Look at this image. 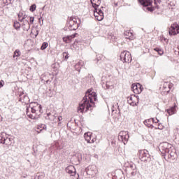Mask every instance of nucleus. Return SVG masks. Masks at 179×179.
I'll return each instance as SVG.
<instances>
[{
  "instance_id": "nucleus-12",
  "label": "nucleus",
  "mask_w": 179,
  "mask_h": 179,
  "mask_svg": "<svg viewBox=\"0 0 179 179\" xmlns=\"http://www.w3.org/2000/svg\"><path fill=\"white\" fill-rule=\"evenodd\" d=\"M94 16H95L99 22H101V20L104 19V13H103V10L101 8L96 9V10H94Z\"/></svg>"
},
{
  "instance_id": "nucleus-16",
  "label": "nucleus",
  "mask_w": 179,
  "mask_h": 179,
  "mask_svg": "<svg viewBox=\"0 0 179 179\" xmlns=\"http://www.w3.org/2000/svg\"><path fill=\"white\" fill-rule=\"evenodd\" d=\"M84 137H85V141L88 143H94V140L93 138L92 139V134L91 133L85 134Z\"/></svg>"
},
{
  "instance_id": "nucleus-52",
  "label": "nucleus",
  "mask_w": 179,
  "mask_h": 179,
  "mask_svg": "<svg viewBox=\"0 0 179 179\" xmlns=\"http://www.w3.org/2000/svg\"><path fill=\"white\" fill-rule=\"evenodd\" d=\"M49 97H52V95H50Z\"/></svg>"
},
{
  "instance_id": "nucleus-37",
  "label": "nucleus",
  "mask_w": 179,
  "mask_h": 179,
  "mask_svg": "<svg viewBox=\"0 0 179 179\" xmlns=\"http://www.w3.org/2000/svg\"><path fill=\"white\" fill-rule=\"evenodd\" d=\"M28 20L30 21L31 24H33V23L34 22V17H29Z\"/></svg>"
},
{
  "instance_id": "nucleus-32",
  "label": "nucleus",
  "mask_w": 179,
  "mask_h": 179,
  "mask_svg": "<svg viewBox=\"0 0 179 179\" xmlns=\"http://www.w3.org/2000/svg\"><path fill=\"white\" fill-rule=\"evenodd\" d=\"M29 10H30L31 12H34V10H36V4H32V5L30 6Z\"/></svg>"
},
{
  "instance_id": "nucleus-1",
  "label": "nucleus",
  "mask_w": 179,
  "mask_h": 179,
  "mask_svg": "<svg viewBox=\"0 0 179 179\" xmlns=\"http://www.w3.org/2000/svg\"><path fill=\"white\" fill-rule=\"evenodd\" d=\"M91 92V90H88L87 91L85 96L83 97V100L79 104L78 109V113H87L89 109L94 106V102H93V100L94 101L97 100V95L96 94V92Z\"/></svg>"
},
{
  "instance_id": "nucleus-47",
  "label": "nucleus",
  "mask_w": 179,
  "mask_h": 179,
  "mask_svg": "<svg viewBox=\"0 0 179 179\" xmlns=\"http://www.w3.org/2000/svg\"><path fill=\"white\" fill-rule=\"evenodd\" d=\"M95 173H96V171H94L91 173V175H92V176H94Z\"/></svg>"
},
{
  "instance_id": "nucleus-41",
  "label": "nucleus",
  "mask_w": 179,
  "mask_h": 179,
  "mask_svg": "<svg viewBox=\"0 0 179 179\" xmlns=\"http://www.w3.org/2000/svg\"><path fill=\"white\" fill-rule=\"evenodd\" d=\"M159 55H163V54L164 53V52H163V50L159 49V50L157 52Z\"/></svg>"
},
{
  "instance_id": "nucleus-21",
  "label": "nucleus",
  "mask_w": 179,
  "mask_h": 179,
  "mask_svg": "<svg viewBox=\"0 0 179 179\" xmlns=\"http://www.w3.org/2000/svg\"><path fill=\"white\" fill-rule=\"evenodd\" d=\"M124 36L125 38H129V40H133L134 39V34L129 31H124Z\"/></svg>"
},
{
  "instance_id": "nucleus-36",
  "label": "nucleus",
  "mask_w": 179,
  "mask_h": 179,
  "mask_svg": "<svg viewBox=\"0 0 179 179\" xmlns=\"http://www.w3.org/2000/svg\"><path fill=\"white\" fill-rule=\"evenodd\" d=\"M25 19H27V20H29V17L26 15H24L22 18L21 20H20V22H23V20H24Z\"/></svg>"
},
{
  "instance_id": "nucleus-26",
  "label": "nucleus",
  "mask_w": 179,
  "mask_h": 179,
  "mask_svg": "<svg viewBox=\"0 0 179 179\" xmlns=\"http://www.w3.org/2000/svg\"><path fill=\"white\" fill-rule=\"evenodd\" d=\"M13 27L15 29V30H20V23L17 21H15Z\"/></svg>"
},
{
  "instance_id": "nucleus-25",
  "label": "nucleus",
  "mask_w": 179,
  "mask_h": 179,
  "mask_svg": "<svg viewBox=\"0 0 179 179\" xmlns=\"http://www.w3.org/2000/svg\"><path fill=\"white\" fill-rule=\"evenodd\" d=\"M150 121H152V122H155V124H159V120H157V119L155 120L154 118H152V119H150L148 120H145L144 121L145 125H146V124H148V122H150Z\"/></svg>"
},
{
  "instance_id": "nucleus-20",
  "label": "nucleus",
  "mask_w": 179,
  "mask_h": 179,
  "mask_svg": "<svg viewBox=\"0 0 179 179\" xmlns=\"http://www.w3.org/2000/svg\"><path fill=\"white\" fill-rule=\"evenodd\" d=\"M85 66V62L80 60L75 66L76 70L80 72V68Z\"/></svg>"
},
{
  "instance_id": "nucleus-54",
  "label": "nucleus",
  "mask_w": 179,
  "mask_h": 179,
  "mask_svg": "<svg viewBox=\"0 0 179 179\" xmlns=\"http://www.w3.org/2000/svg\"><path fill=\"white\" fill-rule=\"evenodd\" d=\"M115 6H117V3L115 4Z\"/></svg>"
},
{
  "instance_id": "nucleus-51",
  "label": "nucleus",
  "mask_w": 179,
  "mask_h": 179,
  "mask_svg": "<svg viewBox=\"0 0 179 179\" xmlns=\"http://www.w3.org/2000/svg\"><path fill=\"white\" fill-rule=\"evenodd\" d=\"M104 85H106V84L104 83V82H103V86H104Z\"/></svg>"
},
{
  "instance_id": "nucleus-7",
  "label": "nucleus",
  "mask_w": 179,
  "mask_h": 179,
  "mask_svg": "<svg viewBox=\"0 0 179 179\" xmlns=\"http://www.w3.org/2000/svg\"><path fill=\"white\" fill-rule=\"evenodd\" d=\"M120 60L122 61V62H127L129 64V62H131L132 61V57L131 56V53L129 52L124 51L120 54Z\"/></svg>"
},
{
  "instance_id": "nucleus-5",
  "label": "nucleus",
  "mask_w": 179,
  "mask_h": 179,
  "mask_svg": "<svg viewBox=\"0 0 179 179\" xmlns=\"http://www.w3.org/2000/svg\"><path fill=\"white\" fill-rule=\"evenodd\" d=\"M0 143H2L3 145H6L7 146H10L12 143H13V138L6 133H1L0 134Z\"/></svg>"
},
{
  "instance_id": "nucleus-15",
  "label": "nucleus",
  "mask_w": 179,
  "mask_h": 179,
  "mask_svg": "<svg viewBox=\"0 0 179 179\" xmlns=\"http://www.w3.org/2000/svg\"><path fill=\"white\" fill-rule=\"evenodd\" d=\"M117 179H125V176L124 175V171L121 169H117L115 171V175Z\"/></svg>"
},
{
  "instance_id": "nucleus-17",
  "label": "nucleus",
  "mask_w": 179,
  "mask_h": 179,
  "mask_svg": "<svg viewBox=\"0 0 179 179\" xmlns=\"http://www.w3.org/2000/svg\"><path fill=\"white\" fill-rule=\"evenodd\" d=\"M22 27L24 31H29V30H30V22H29V20H25L24 21Z\"/></svg>"
},
{
  "instance_id": "nucleus-31",
  "label": "nucleus",
  "mask_w": 179,
  "mask_h": 179,
  "mask_svg": "<svg viewBox=\"0 0 179 179\" xmlns=\"http://www.w3.org/2000/svg\"><path fill=\"white\" fill-rule=\"evenodd\" d=\"M160 2H162V0H154V3L155 6V9H159V5H157V3H160Z\"/></svg>"
},
{
  "instance_id": "nucleus-35",
  "label": "nucleus",
  "mask_w": 179,
  "mask_h": 179,
  "mask_svg": "<svg viewBox=\"0 0 179 179\" xmlns=\"http://www.w3.org/2000/svg\"><path fill=\"white\" fill-rule=\"evenodd\" d=\"M93 2L99 5L100 3H101V1L100 0H91V3H93Z\"/></svg>"
},
{
  "instance_id": "nucleus-39",
  "label": "nucleus",
  "mask_w": 179,
  "mask_h": 179,
  "mask_svg": "<svg viewBox=\"0 0 179 179\" xmlns=\"http://www.w3.org/2000/svg\"><path fill=\"white\" fill-rule=\"evenodd\" d=\"M163 124H159L157 127H155V129H163Z\"/></svg>"
},
{
  "instance_id": "nucleus-42",
  "label": "nucleus",
  "mask_w": 179,
  "mask_h": 179,
  "mask_svg": "<svg viewBox=\"0 0 179 179\" xmlns=\"http://www.w3.org/2000/svg\"><path fill=\"white\" fill-rule=\"evenodd\" d=\"M40 128H43V129H44L45 128H47V127L44 124H41V126H38V129H40Z\"/></svg>"
},
{
  "instance_id": "nucleus-28",
  "label": "nucleus",
  "mask_w": 179,
  "mask_h": 179,
  "mask_svg": "<svg viewBox=\"0 0 179 179\" xmlns=\"http://www.w3.org/2000/svg\"><path fill=\"white\" fill-rule=\"evenodd\" d=\"M128 103L130 106H133V107L136 106V103H134V101H132V96L129 97Z\"/></svg>"
},
{
  "instance_id": "nucleus-43",
  "label": "nucleus",
  "mask_w": 179,
  "mask_h": 179,
  "mask_svg": "<svg viewBox=\"0 0 179 179\" xmlns=\"http://www.w3.org/2000/svg\"><path fill=\"white\" fill-rule=\"evenodd\" d=\"M92 169H96V166H91L88 167V173H90V170H92Z\"/></svg>"
},
{
  "instance_id": "nucleus-49",
  "label": "nucleus",
  "mask_w": 179,
  "mask_h": 179,
  "mask_svg": "<svg viewBox=\"0 0 179 179\" xmlns=\"http://www.w3.org/2000/svg\"><path fill=\"white\" fill-rule=\"evenodd\" d=\"M18 17H19V20H21L20 17H22V16L20 15V14L18 15Z\"/></svg>"
},
{
  "instance_id": "nucleus-11",
  "label": "nucleus",
  "mask_w": 179,
  "mask_h": 179,
  "mask_svg": "<svg viewBox=\"0 0 179 179\" xmlns=\"http://www.w3.org/2000/svg\"><path fill=\"white\" fill-rule=\"evenodd\" d=\"M179 33V25L177 23H173L171 26V29L169 30L170 36H176Z\"/></svg>"
},
{
  "instance_id": "nucleus-46",
  "label": "nucleus",
  "mask_w": 179,
  "mask_h": 179,
  "mask_svg": "<svg viewBox=\"0 0 179 179\" xmlns=\"http://www.w3.org/2000/svg\"><path fill=\"white\" fill-rule=\"evenodd\" d=\"M58 120L59 121H62V116H59Z\"/></svg>"
},
{
  "instance_id": "nucleus-50",
  "label": "nucleus",
  "mask_w": 179,
  "mask_h": 179,
  "mask_svg": "<svg viewBox=\"0 0 179 179\" xmlns=\"http://www.w3.org/2000/svg\"><path fill=\"white\" fill-rule=\"evenodd\" d=\"M50 82V80H46V83H48Z\"/></svg>"
},
{
  "instance_id": "nucleus-3",
  "label": "nucleus",
  "mask_w": 179,
  "mask_h": 179,
  "mask_svg": "<svg viewBox=\"0 0 179 179\" xmlns=\"http://www.w3.org/2000/svg\"><path fill=\"white\" fill-rule=\"evenodd\" d=\"M80 26V19L70 17L67 20L66 27L69 30H78Z\"/></svg>"
},
{
  "instance_id": "nucleus-9",
  "label": "nucleus",
  "mask_w": 179,
  "mask_h": 179,
  "mask_svg": "<svg viewBox=\"0 0 179 179\" xmlns=\"http://www.w3.org/2000/svg\"><path fill=\"white\" fill-rule=\"evenodd\" d=\"M131 90H133L135 94H140L143 90V87H142V85L140 83H134L131 86Z\"/></svg>"
},
{
  "instance_id": "nucleus-44",
  "label": "nucleus",
  "mask_w": 179,
  "mask_h": 179,
  "mask_svg": "<svg viewBox=\"0 0 179 179\" xmlns=\"http://www.w3.org/2000/svg\"><path fill=\"white\" fill-rule=\"evenodd\" d=\"M105 85L106 86V89H110V83L108 82H106Z\"/></svg>"
},
{
  "instance_id": "nucleus-8",
  "label": "nucleus",
  "mask_w": 179,
  "mask_h": 179,
  "mask_svg": "<svg viewBox=\"0 0 179 179\" xmlns=\"http://www.w3.org/2000/svg\"><path fill=\"white\" fill-rule=\"evenodd\" d=\"M119 141H121L124 143V145H127L128 143V139H129V135H128V132L125 131H120L118 136Z\"/></svg>"
},
{
  "instance_id": "nucleus-23",
  "label": "nucleus",
  "mask_w": 179,
  "mask_h": 179,
  "mask_svg": "<svg viewBox=\"0 0 179 179\" xmlns=\"http://www.w3.org/2000/svg\"><path fill=\"white\" fill-rule=\"evenodd\" d=\"M166 155H167L168 157L169 158L174 157V156H176V150H174V148L172 147L170 152Z\"/></svg>"
},
{
  "instance_id": "nucleus-53",
  "label": "nucleus",
  "mask_w": 179,
  "mask_h": 179,
  "mask_svg": "<svg viewBox=\"0 0 179 179\" xmlns=\"http://www.w3.org/2000/svg\"><path fill=\"white\" fill-rule=\"evenodd\" d=\"M40 20H41V18H39V22H40Z\"/></svg>"
},
{
  "instance_id": "nucleus-30",
  "label": "nucleus",
  "mask_w": 179,
  "mask_h": 179,
  "mask_svg": "<svg viewBox=\"0 0 179 179\" xmlns=\"http://www.w3.org/2000/svg\"><path fill=\"white\" fill-rule=\"evenodd\" d=\"M15 57H20V50H16L14 52L13 58H15Z\"/></svg>"
},
{
  "instance_id": "nucleus-2",
  "label": "nucleus",
  "mask_w": 179,
  "mask_h": 179,
  "mask_svg": "<svg viewBox=\"0 0 179 179\" xmlns=\"http://www.w3.org/2000/svg\"><path fill=\"white\" fill-rule=\"evenodd\" d=\"M41 114H43V108L37 103L31 102L27 108V115L31 120H38Z\"/></svg>"
},
{
  "instance_id": "nucleus-19",
  "label": "nucleus",
  "mask_w": 179,
  "mask_h": 179,
  "mask_svg": "<svg viewBox=\"0 0 179 179\" xmlns=\"http://www.w3.org/2000/svg\"><path fill=\"white\" fill-rule=\"evenodd\" d=\"M75 37H76L75 34L63 37V41L66 43V44H69L72 38H75Z\"/></svg>"
},
{
  "instance_id": "nucleus-40",
  "label": "nucleus",
  "mask_w": 179,
  "mask_h": 179,
  "mask_svg": "<svg viewBox=\"0 0 179 179\" xmlns=\"http://www.w3.org/2000/svg\"><path fill=\"white\" fill-rule=\"evenodd\" d=\"M3 85H5V82L3 80H0V89L1 87H3Z\"/></svg>"
},
{
  "instance_id": "nucleus-45",
  "label": "nucleus",
  "mask_w": 179,
  "mask_h": 179,
  "mask_svg": "<svg viewBox=\"0 0 179 179\" xmlns=\"http://www.w3.org/2000/svg\"><path fill=\"white\" fill-rule=\"evenodd\" d=\"M160 48H154V51H156L157 52H159Z\"/></svg>"
},
{
  "instance_id": "nucleus-22",
  "label": "nucleus",
  "mask_w": 179,
  "mask_h": 179,
  "mask_svg": "<svg viewBox=\"0 0 179 179\" xmlns=\"http://www.w3.org/2000/svg\"><path fill=\"white\" fill-rule=\"evenodd\" d=\"M163 87H164V90H165V92H166V93H169V92H170L171 85H170L169 82H165V83H164Z\"/></svg>"
},
{
  "instance_id": "nucleus-34",
  "label": "nucleus",
  "mask_w": 179,
  "mask_h": 179,
  "mask_svg": "<svg viewBox=\"0 0 179 179\" xmlns=\"http://www.w3.org/2000/svg\"><path fill=\"white\" fill-rule=\"evenodd\" d=\"M129 167L131 170H136V165L135 164H130Z\"/></svg>"
},
{
  "instance_id": "nucleus-13",
  "label": "nucleus",
  "mask_w": 179,
  "mask_h": 179,
  "mask_svg": "<svg viewBox=\"0 0 179 179\" xmlns=\"http://www.w3.org/2000/svg\"><path fill=\"white\" fill-rule=\"evenodd\" d=\"M19 101H21V103H24V104H29L30 99L28 96L22 92L19 95Z\"/></svg>"
},
{
  "instance_id": "nucleus-29",
  "label": "nucleus",
  "mask_w": 179,
  "mask_h": 179,
  "mask_svg": "<svg viewBox=\"0 0 179 179\" xmlns=\"http://www.w3.org/2000/svg\"><path fill=\"white\" fill-rule=\"evenodd\" d=\"M47 47H48V43L43 42L41 47V50H45V48H47Z\"/></svg>"
},
{
  "instance_id": "nucleus-4",
  "label": "nucleus",
  "mask_w": 179,
  "mask_h": 179,
  "mask_svg": "<svg viewBox=\"0 0 179 179\" xmlns=\"http://www.w3.org/2000/svg\"><path fill=\"white\" fill-rule=\"evenodd\" d=\"M138 2L143 6V9L145 12H153L156 9L155 7H149L153 3L152 0H138Z\"/></svg>"
},
{
  "instance_id": "nucleus-10",
  "label": "nucleus",
  "mask_w": 179,
  "mask_h": 179,
  "mask_svg": "<svg viewBox=\"0 0 179 179\" xmlns=\"http://www.w3.org/2000/svg\"><path fill=\"white\" fill-rule=\"evenodd\" d=\"M140 157L142 162H149V160H150L149 151L146 150H143L140 152Z\"/></svg>"
},
{
  "instance_id": "nucleus-55",
  "label": "nucleus",
  "mask_w": 179,
  "mask_h": 179,
  "mask_svg": "<svg viewBox=\"0 0 179 179\" xmlns=\"http://www.w3.org/2000/svg\"><path fill=\"white\" fill-rule=\"evenodd\" d=\"M77 179H79V178H78Z\"/></svg>"
},
{
  "instance_id": "nucleus-38",
  "label": "nucleus",
  "mask_w": 179,
  "mask_h": 179,
  "mask_svg": "<svg viewBox=\"0 0 179 179\" xmlns=\"http://www.w3.org/2000/svg\"><path fill=\"white\" fill-rule=\"evenodd\" d=\"M131 177H135L136 176V169L133 170V171L131 172Z\"/></svg>"
},
{
  "instance_id": "nucleus-27",
  "label": "nucleus",
  "mask_w": 179,
  "mask_h": 179,
  "mask_svg": "<svg viewBox=\"0 0 179 179\" xmlns=\"http://www.w3.org/2000/svg\"><path fill=\"white\" fill-rule=\"evenodd\" d=\"M92 8H94V10H96V9H100V8H98L99 6H100V4L97 3H94V1H92Z\"/></svg>"
},
{
  "instance_id": "nucleus-18",
  "label": "nucleus",
  "mask_w": 179,
  "mask_h": 179,
  "mask_svg": "<svg viewBox=\"0 0 179 179\" xmlns=\"http://www.w3.org/2000/svg\"><path fill=\"white\" fill-rule=\"evenodd\" d=\"M57 117H58V115L57 113H49L47 114L46 118L48 120H50V121H55Z\"/></svg>"
},
{
  "instance_id": "nucleus-24",
  "label": "nucleus",
  "mask_w": 179,
  "mask_h": 179,
  "mask_svg": "<svg viewBox=\"0 0 179 179\" xmlns=\"http://www.w3.org/2000/svg\"><path fill=\"white\" fill-rule=\"evenodd\" d=\"M167 113L169 115H173V114L176 113V106H173L169 109H167Z\"/></svg>"
},
{
  "instance_id": "nucleus-48",
  "label": "nucleus",
  "mask_w": 179,
  "mask_h": 179,
  "mask_svg": "<svg viewBox=\"0 0 179 179\" xmlns=\"http://www.w3.org/2000/svg\"><path fill=\"white\" fill-rule=\"evenodd\" d=\"M2 120H3V118L0 115V122H2Z\"/></svg>"
},
{
  "instance_id": "nucleus-33",
  "label": "nucleus",
  "mask_w": 179,
  "mask_h": 179,
  "mask_svg": "<svg viewBox=\"0 0 179 179\" xmlns=\"http://www.w3.org/2000/svg\"><path fill=\"white\" fill-rule=\"evenodd\" d=\"M69 54H68V52H63V57H64V59H68V58H69Z\"/></svg>"
},
{
  "instance_id": "nucleus-14",
  "label": "nucleus",
  "mask_w": 179,
  "mask_h": 179,
  "mask_svg": "<svg viewBox=\"0 0 179 179\" xmlns=\"http://www.w3.org/2000/svg\"><path fill=\"white\" fill-rule=\"evenodd\" d=\"M66 173H68V174H71V176H76V169H75V166H69L66 168Z\"/></svg>"
},
{
  "instance_id": "nucleus-6",
  "label": "nucleus",
  "mask_w": 179,
  "mask_h": 179,
  "mask_svg": "<svg viewBox=\"0 0 179 179\" xmlns=\"http://www.w3.org/2000/svg\"><path fill=\"white\" fill-rule=\"evenodd\" d=\"M173 149V145L164 142L159 145V150L162 152V155H166V153H170V151Z\"/></svg>"
}]
</instances>
